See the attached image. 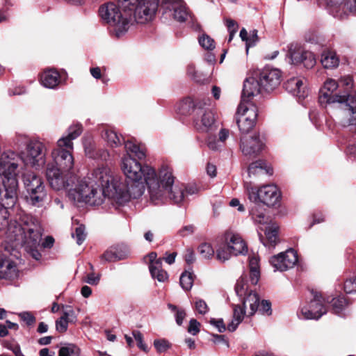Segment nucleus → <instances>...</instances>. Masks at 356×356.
<instances>
[{
	"label": "nucleus",
	"instance_id": "nucleus-1",
	"mask_svg": "<svg viewBox=\"0 0 356 356\" xmlns=\"http://www.w3.org/2000/svg\"><path fill=\"white\" fill-rule=\"evenodd\" d=\"M13 152L0 154V197L3 204H0V232H3L7 240L15 246H24L27 252L36 260L41 257L38 250L42 237V229L38 220L27 213L19 215L18 220L8 221V209L13 207L17 200V168L22 161Z\"/></svg>",
	"mask_w": 356,
	"mask_h": 356
},
{
	"label": "nucleus",
	"instance_id": "nucleus-2",
	"mask_svg": "<svg viewBox=\"0 0 356 356\" xmlns=\"http://www.w3.org/2000/svg\"><path fill=\"white\" fill-rule=\"evenodd\" d=\"M131 182L129 186L109 167L102 165L93 170L88 182H80L69 195L72 200L86 202L90 205H100L108 200L118 207L144 193L146 185L144 180Z\"/></svg>",
	"mask_w": 356,
	"mask_h": 356
},
{
	"label": "nucleus",
	"instance_id": "nucleus-3",
	"mask_svg": "<svg viewBox=\"0 0 356 356\" xmlns=\"http://www.w3.org/2000/svg\"><path fill=\"white\" fill-rule=\"evenodd\" d=\"M122 9L128 12L129 18L139 24L152 21L157 11L159 0H119ZM161 9L165 17H172L179 22H184L188 12L181 0H161Z\"/></svg>",
	"mask_w": 356,
	"mask_h": 356
},
{
	"label": "nucleus",
	"instance_id": "nucleus-4",
	"mask_svg": "<svg viewBox=\"0 0 356 356\" xmlns=\"http://www.w3.org/2000/svg\"><path fill=\"white\" fill-rule=\"evenodd\" d=\"M121 168L130 181H145L150 200H158L162 197L163 192L159 189V175L152 167L142 165L130 155H126L122 159Z\"/></svg>",
	"mask_w": 356,
	"mask_h": 356
},
{
	"label": "nucleus",
	"instance_id": "nucleus-5",
	"mask_svg": "<svg viewBox=\"0 0 356 356\" xmlns=\"http://www.w3.org/2000/svg\"><path fill=\"white\" fill-rule=\"evenodd\" d=\"M119 6L113 2L103 4L99 9L101 18L111 28L113 33L120 38L127 32L131 25L128 12H125L120 3Z\"/></svg>",
	"mask_w": 356,
	"mask_h": 356
},
{
	"label": "nucleus",
	"instance_id": "nucleus-6",
	"mask_svg": "<svg viewBox=\"0 0 356 356\" xmlns=\"http://www.w3.org/2000/svg\"><path fill=\"white\" fill-rule=\"evenodd\" d=\"M159 189L163 192V195L160 199L151 200V201L158 204L163 202L168 197L175 204H181L184 201L185 193L184 186L178 185L174 186V177L172 176L171 169L167 166H163L159 172Z\"/></svg>",
	"mask_w": 356,
	"mask_h": 356
},
{
	"label": "nucleus",
	"instance_id": "nucleus-7",
	"mask_svg": "<svg viewBox=\"0 0 356 356\" xmlns=\"http://www.w3.org/2000/svg\"><path fill=\"white\" fill-rule=\"evenodd\" d=\"M90 175L91 174L88 175V177L85 179L79 180L77 179L74 176L72 175L70 172H64V170L62 169L55 168L53 165H47L46 171L47 179L49 183L50 186L53 189L56 191H60L71 186L68 189L67 195L69 199L74 202H79V201H76L70 198L69 195L70 191L77 188V186L80 182H88ZM80 202H81L80 201ZM84 202L86 203V202Z\"/></svg>",
	"mask_w": 356,
	"mask_h": 356
},
{
	"label": "nucleus",
	"instance_id": "nucleus-8",
	"mask_svg": "<svg viewBox=\"0 0 356 356\" xmlns=\"http://www.w3.org/2000/svg\"><path fill=\"white\" fill-rule=\"evenodd\" d=\"M26 189V200L35 207H42L47 197V193L42 178L33 172H28L23 176Z\"/></svg>",
	"mask_w": 356,
	"mask_h": 356
},
{
	"label": "nucleus",
	"instance_id": "nucleus-9",
	"mask_svg": "<svg viewBox=\"0 0 356 356\" xmlns=\"http://www.w3.org/2000/svg\"><path fill=\"white\" fill-rule=\"evenodd\" d=\"M245 191L248 199L254 203H264L268 207L275 206L280 200L281 193L274 184L265 185L259 189L245 184Z\"/></svg>",
	"mask_w": 356,
	"mask_h": 356
},
{
	"label": "nucleus",
	"instance_id": "nucleus-10",
	"mask_svg": "<svg viewBox=\"0 0 356 356\" xmlns=\"http://www.w3.org/2000/svg\"><path fill=\"white\" fill-rule=\"evenodd\" d=\"M257 115L258 109L254 104L241 103L236 112V123L240 131L250 132L255 126Z\"/></svg>",
	"mask_w": 356,
	"mask_h": 356
},
{
	"label": "nucleus",
	"instance_id": "nucleus-11",
	"mask_svg": "<svg viewBox=\"0 0 356 356\" xmlns=\"http://www.w3.org/2000/svg\"><path fill=\"white\" fill-rule=\"evenodd\" d=\"M26 154L24 162L35 168H40L45 163L46 147L38 140L28 142L26 147Z\"/></svg>",
	"mask_w": 356,
	"mask_h": 356
},
{
	"label": "nucleus",
	"instance_id": "nucleus-12",
	"mask_svg": "<svg viewBox=\"0 0 356 356\" xmlns=\"http://www.w3.org/2000/svg\"><path fill=\"white\" fill-rule=\"evenodd\" d=\"M265 147V138L259 133L251 136H245L241 138L240 149L246 156H257Z\"/></svg>",
	"mask_w": 356,
	"mask_h": 356
},
{
	"label": "nucleus",
	"instance_id": "nucleus-13",
	"mask_svg": "<svg viewBox=\"0 0 356 356\" xmlns=\"http://www.w3.org/2000/svg\"><path fill=\"white\" fill-rule=\"evenodd\" d=\"M339 86L337 82L332 79H327L320 91L318 102L321 106L327 104H343L349 94H333L334 91Z\"/></svg>",
	"mask_w": 356,
	"mask_h": 356
},
{
	"label": "nucleus",
	"instance_id": "nucleus-14",
	"mask_svg": "<svg viewBox=\"0 0 356 356\" xmlns=\"http://www.w3.org/2000/svg\"><path fill=\"white\" fill-rule=\"evenodd\" d=\"M342 104L346 108L341 113L340 124L348 128L350 131L356 133V95L350 93Z\"/></svg>",
	"mask_w": 356,
	"mask_h": 356
},
{
	"label": "nucleus",
	"instance_id": "nucleus-15",
	"mask_svg": "<svg viewBox=\"0 0 356 356\" xmlns=\"http://www.w3.org/2000/svg\"><path fill=\"white\" fill-rule=\"evenodd\" d=\"M298 254L293 249H289L270 257L269 262L275 271H286L298 263Z\"/></svg>",
	"mask_w": 356,
	"mask_h": 356
},
{
	"label": "nucleus",
	"instance_id": "nucleus-16",
	"mask_svg": "<svg viewBox=\"0 0 356 356\" xmlns=\"http://www.w3.org/2000/svg\"><path fill=\"white\" fill-rule=\"evenodd\" d=\"M312 294L313 299L309 306L301 308V314L305 319H318L326 313L323 302H328V299L325 300L318 292H312Z\"/></svg>",
	"mask_w": 356,
	"mask_h": 356
},
{
	"label": "nucleus",
	"instance_id": "nucleus-17",
	"mask_svg": "<svg viewBox=\"0 0 356 356\" xmlns=\"http://www.w3.org/2000/svg\"><path fill=\"white\" fill-rule=\"evenodd\" d=\"M288 56L293 64L303 63L306 67H312L315 64V59L312 52L306 51L301 44L292 42L288 46Z\"/></svg>",
	"mask_w": 356,
	"mask_h": 356
},
{
	"label": "nucleus",
	"instance_id": "nucleus-18",
	"mask_svg": "<svg viewBox=\"0 0 356 356\" xmlns=\"http://www.w3.org/2000/svg\"><path fill=\"white\" fill-rule=\"evenodd\" d=\"M194 123L195 128L202 132H209L215 127V118L210 109L201 106L195 108Z\"/></svg>",
	"mask_w": 356,
	"mask_h": 356
},
{
	"label": "nucleus",
	"instance_id": "nucleus-19",
	"mask_svg": "<svg viewBox=\"0 0 356 356\" xmlns=\"http://www.w3.org/2000/svg\"><path fill=\"white\" fill-rule=\"evenodd\" d=\"M260 86L264 91L271 92L278 87L282 81V72L275 68H265L259 74Z\"/></svg>",
	"mask_w": 356,
	"mask_h": 356
},
{
	"label": "nucleus",
	"instance_id": "nucleus-20",
	"mask_svg": "<svg viewBox=\"0 0 356 356\" xmlns=\"http://www.w3.org/2000/svg\"><path fill=\"white\" fill-rule=\"evenodd\" d=\"M51 156L53 163L48 165H53L55 168L62 169L64 172H70L73 168L74 158L72 153H70L68 150L53 149Z\"/></svg>",
	"mask_w": 356,
	"mask_h": 356
},
{
	"label": "nucleus",
	"instance_id": "nucleus-21",
	"mask_svg": "<svg viewBox=\"0 0 356 356\" xmlns=\"http://www.w3.org/2000/svg\"><path fill=\"white\" fill-rule=\"evenodd\" d=\"M225 242L234 256L243 254L248 251L245 243L238 234L233 233L232 232L225 233Z\"/></svg>",
	"mask_w": 356,
	"mask_h": 356
},
{
	"label": "nucleus",
	"instance_id": "nucleus-22",
	"mask_svg": "<svg viewBox=\"0 0 356 356\" xmlns=\"http://www.w3.org/2000/svg\"><path fill=\"white\" fill-rule=\"evenodd\" d=\"M17 265L3 253H0V279L13 280L17 277Z\"/></svg>",
	"mask_w": 356,
	"mask_h": 356
},
{
	"label": "nucleus",
	"instance_id": "nucleus-23",
	"mask_svg": "<svg viewBox=\"0 0 356 356\" xmlns=\"http://www.w3.org/2000/svg\"><path fill=\"white\" fill-rule=\"evenodd\" d=\"M285 89L299 99H303L307 96L305 84L300 77L289 79L284 83Z\"/></svg>",
	"mask_w": 356,
	"mask_h": 356
},
{
	"label": "nucleus",
	"instance_id": "nucleus-24",
	"mask_svg": "<svg viewBox=\"0 0 356 356\" xmlns=\"http://www.w3.org/2000/svg\"><path fill=\"white\" fill-rule=\"evenodd\" d=\"M262 90H264L260 86L259 79H256L254 77H250L247 79L243 84L241 103H245L247 101L246 98L255 96L261 92Z\"/></svg>",
	"mask_w": 356,
	"mask_h": 356
},
{
	"label": "nucleus",
	"instance_id": "nucleus-25",
	"mask_svg": "<svg viewBox=\"0 0 356 356\" xmlns=\"http://www.w3.org/2000/svg\"><path fill=\"white\" fill-rule=\"evenodd\" d=\"M243 298V307L247 311V315L249 316L254 315L259 306L260 299L258 294L253 290H250V292Z\"/></svg>",
	"mask_w": 356,
	"mask_h": 356
},
{
	"label": "nucleus",
	"instance_id": "nucleus-26",
	"mask_svg": "<svg viewBox=\"0 0 356 356\" xmlns=\"http://www.w3.org/2000/svg\"><path fill=\"white\" fill-rule=\"evenodd\" d=\"M277 226L272 225L266 227L265 231L266 239L261 235L259 236L260 241L264 246L268 249H273L277 243Z\"/></svg>",
	"mask_w": 356,
	"mask_h": 356
},
{
	"label": "nucleus",
	"instance_id": "nucleus-27",
	"mask_svg": "<svg viewBox=\"0 0 356 356\" xmlns=\"http://www.w3.org/2000/svg\"><path fill=\"white\" fill-rule=\"evenodd\" d=\"M40 80L44 87L55 88L60 83V74L56 70H46L42 74Z\"/></svg>",
	"mask_w": 356,
	"mask_h": 356
},
{
	"label": "nucleus",
	"instance_id": "nucleus-28",
	"mask_svg": "<svg viewBox=\"0 0 356 356\" xmlns=\"http://www.w3.org/2000/svg\"><path fill=\"white\" fill-rule=\"evenodd\" d=\"M161 258H159L156 262L149 265V271L152 277L156 279L159 282H165L168 279V273L162 268Z\"/></svg>",
	"mask_w": 356,
	"mask_h": 356
},
{
	"label": "nucleus",
	"instance_id": "nucleus-29",
	"mask_svg": "<svg viewBox=\"0 0 356 356\" xmlns=\"http://www.w3.org/2000/svg\"><path fill=\"white\" fill-rule=\"evenodd\" d=\"M247 313L245 309L240 305H235L234 308L233 319L227 325V330L234 332L238 325L243 321L245 314Z\"/></svg>",
	"mask_w": 356,
	"mask_h": 356
},
{
	"label": "nucleus",
	"instance_id": "nucleus-30",
	"mask_svg": "<svg viewBox=\"0 0 356 356\" xmlns=\"http://www.w3.org/2000/svg\"><path fill=\"white\" fill-rule=\"evenodd\" d=\"M272 173L273 170L270 167L268 168L266 163L261 160L252 163L248 168L249 176Z\"/></svg>",
	"mask_w": 356,
	"mask_h": 356
},
{
	"label": "nucleus",
	"instance_id": "nucleus-31",
	"mask_svg": "<svg viewBox=\"0 0 356 356\" xmlns=\"http://www.w3.org/2000/svg\"><path fill=\"white\" fill-rule=\"evenodd\" d=\"M129 255L127 251H120L115 248L106 250L102 256L101 259L108 262H113L127 258Z\"/></svg>",
	"mask_w": 356,
	"mask_h": 356
},
{
	"label": "nucleus",
	"instance_id": "nucleus-32",
	"mask_svg": "<svg viewBox=\"0 0 356 356\" xmlns=\"http://www.w3.org/2000/svg\"><path fill=\"white\" fill-rule=\"evenodd\" d=\"M321 63L325 68L332 69L339 65V60L336 53L332 51H325L321 55Z\"/></svg>",
	"mask_w": 356,
	"mask_h": 356
},
{
	"label": "nucleus",
	"instance_id": "nucleus-33",
	"mask_svg": "<svg viewBox=\"0 0 356 356\" xmlns=\"http://www.w3.org/2000/svg\"><path fill=\"white\" fill-rule=\"evenodd\" d=\"M102 138L111 147H117L122 143V138L112 129H105L102 134Z\"/></svg>",
	"mask_w": 356,
	"mask_h": 356
},
{
	"label": "nucleus",
	"instance_id": "nucleus-34",
	"mask_svg": "<svg viewBox=\"0 0 356 356\" xmlns=\"http://www.w3.org/2000/svg\"><path fill=\"white\" fill-rule=\"evenodd\" d=\"M249 265L251 284L256 285L260 277L259 259L256 257H252L250 259Z\"/></svg>",
	"mask_w": 356,
	"mask_h": 356
},
{
	"label": "nucleus",
	"instance_id": "nucleus-35",
	"mask_svg": "<svg viewBox=\"0 0 356 356\" xmlns=\"http://www.w3.org/2000/svg\"><path fill=\"white\" fill-rule=\"evenodd\" d=\"M337 9L342 14V17L347 12L356 13V0H337Z\"/></svg>",
	"mask_w": 356,
	"mask_h": 356
},
{
	"label": "nucleus",
	"instance_id": "nucleus-36",
	"mask_svg": "<svg viewBox=\"0 0 356 356\" xmlns=\"http://www.w3.org/2000/svg\"><path fill=\"white\" fill-rule=\"evenodd\" d=\"M250 290H252L250 289V286L249 285L246 276L243 275L241 277L237 280L236 284L235 285V291L238 296L243 297L246 296Z\"/></svg>",
	"mask_w": 356,
	"mask_h": 356
},
{
	"label": "nucleus",
	"instance_id": "nucleus-37",
	"mask_svg": "<svg viewBox=\"0 0 356 356\" xmlns=\"http://www.w3.org/2000/svg\"><path fill=\"white\" fill-rule=\"evenodd\" d=\"M124 148L127 154L132 153L138 159H143L145 157V153L144 150L132 141L127 140V142H125Z\"/></svg>",
	"mask_w": 356,
	"mask_h": 356
},
{
	"label": "nucleus",
	"instance_id": "nucleus-38",
	"mask_svg": "<svg viewBox=\"0 0 356 356\" xmlns=\"http://www.w3.org/2000/svg\"><path fill=\"white\" fill-rule=\"evenodd\" d=\"M250 213L257 223L261 224L265 222L264 209L259 203H255V205L251 208Z\"/></svg>",
	"mask_w": 356,
	"mask_h": 356
},
{
	"label": "nucleus",
	"instance_id": "nucleus-39",
	"mask_svg": "<svg viewBox=\"0 0 356 356\" xmlns=\"http://www.w3.org/2000/svg\"><path fill=\"white\" fill-rule=\"evenodd\" d=\"M232 255L233 253L225 243L221 244L216 250V258L221 262L229 260Z\"/></svg>",
	"mask_w": 356,
	"mask_h": 356
},
{
	"label": "nucleus",
	"instance_id": "nucleus-40",
	"mask_svg": "<svg viewBox=\"0 0 356 356\" xmlns=\"http://www.w3.org/2000/svg\"><path fill=\"white\" fill-rule=\"evenodd\" d=\"M73 140L70 138L68 136H63L57 140L56 147L54 149H60L64 151L68 150L70 153H72L74 149Z\"/></svg>",
	"mask_w": 356,
	"mask_h": 356
},
{
	"label": "nucleus",
	"instance_id": "nucleus-41",
	"mask_svg": "<svg viewBox=\"0 0 356 356\" xmlns=\"http://www.w3.org/2000/svg\"><path fill=\"white\" fill-rule=\"evenodd\" d=\"M179 282L183 289L186 291L190 290L193 284V273L188 271L184 272L181 275Z\"/></svg>",
	"mask_w": 356,
	"mask_h": 356
},
{
	"label": "nucleus",
	"instance_id": "nucleus-42",
	"mask_svg": "<svg viewBox=\"0 0 356 356\" xmlns=\"http://www.w3.org/2000/svg\"><path fill=\"white\" fill-rule=\"evenodd\" d=\"M332 311L334 314H339L348 305L347 300L343 296L333 298L331 301Z\"/></svg>",
	"mask_w": 356,
	"mask_h": 356
},
{
	"label": "nucleus",
	"instance_id": "nucleus-43",
	"mask_svg": "<svg viewBox=\"0 0 356 356\" xmlns=\"http://www.w3.org/2000/svg\"><path fill=\"white\" fill-rule=\"evenodd\" d=\"M83 127L79 123L73 124L69 127L66 136L72 140L77 138L82 133Z\"/></svg>",
	"mask_w": 356,
	"mask_h": 356
},
{
	"label": "nucleus",
	"instance_id": "nucleus-44",
	"mask_svg": "<svg viewBox=\"0 0 356 356\" xmlns=\"http://www.w3.org/2000/svg\"><path fill=\"white\" fill-rule=\"evenodd\" d=\"M154 346L159 353L166 352L171 347V343L165 339H155Z\"/></svg>",
	"mask_w": 356,
	"mask_h": 356
},
{
	"label": "nucleus",
	"instance_id": "nucleus-45",
	"mask_svg": "<svg viewBox=\"0 0 356 356\" xmlns=\"http://www.w3.org/2000/svg\"><path fill=\"white\" fill-rule=\"evenodd\" d=\"M199 252L202 257L210 259L214 254V250L209 243H202L199 246Z\"/></svg>",
	"mask_w": 356,
	"mask_h": 356
},
{
	"label": "nucleus",
	"instance_id": "nucleus-46",
	"mask_svg": "<svg viewBox=\"0 0 356 356\" xmlns=\"http://www.w3.org/2000/svg\"><path fill=\"white\" fill-rule=\"evenodd\" d=\"M73 238H75L78 245L82 244L86 239V234L85 232V227L83 225L76 227L74 232L72 234Z\"/></svg>",
	"mask_w": 356,
	"mask_h": 356
},
{
	"label": "nucleus",
	"instance_id": "nucleus-47",
	"mask_svg": "<svg viewBox=\"0 0 356 356\" xmlns=\"http://www.w3.org/2000/svg\"><path fill=\"white\" fill-rule=\"evenodd\" d=\"M78 353L79 348L75 345L70 343L60 348L58 356H71L74 354H78Z\"/></svg>",
	"mask_w": 356,
	"mask_h": 356
},
{
	"label": "nucleus",
	"instance_id": "nucleus-48",
	"mask_svg": "<svg viewBox=\"0 0 356 356\" xmlns=\"http://www.w3.org/2000/svg\"><path fill=\"white\" fill-rule=\"evenodd\" d=\"M343 290L346 293H356V276H353L345 280Z\"/></svg>",
	"mask_w": 356,
	"mask_h": 356
},
{
	"label": "nucleus",
	"instance_id": "nucleus-49",
	"mask_svg": "<svg viewBox=\"0 0 356 356\" xmlns=\"http://www.w3.org/2000/svg\"><path fill=\"white\" fill-rule=\"evenodd\" d=\"M199 43L205 49L211 50L215 48L214 40L207 35L200 36Z\"/></svg>",
	"mask_w": 356,
	"mask_h": 356
},
{
	"label": "nucleus",
	"instance_id": "nucleus-50",
	"mask_svg": "<svg viewBox=\"0 0 356 356\" xmlns=\"http://www.w3.org/2000/svg\"><path fill=\"white\" fill-rule=\"evenodd\" d=\"M195 308L200 314L204 315L208 313L209 308L207 302L200 298H195L194 301Z\"/></svg>",
	"mask_w": 356,
	"mask_h": 356
},
{
	"label": "nucleus",
	"instance_id": "nucleus-51",
	"mask_svg": "<svg viewBox=\"0 0 356 356\" xmlns=\"http://www.w3.org/2000/svg\"><path fill=\"white\" fill-rule=\"evenodd\" d=\"M84 151L86 155L92 159L97 158L96 147L94 143L90 141H86L84 143Z\"/></svg>",
	"mask_w": 356,
	"mask_h": 356
},
{
	"label": "nucleus",
	"instance_id": "nucleus-52",
	"mask_svg": "<svg viewBox=\"0 0 356 356\" xmlns=\"http://www.w3.org/2000/svg\"><path fill=\"white\" fill-rule=\"evenodd\" d=\"M18 316L27 325H32L36 321L35 317L29 312H20Z\"/></svg>",
	"mask_w": 356,
	"mask_h": 356
},
{
	"label": "nucleus",
	"instance_id": "nucleus-53",
	"mask_svg": "<svg viewBox=\"0 0 356 356\" xmlns=\"http://www.w3.org/2000/svg\"><path fill=\"white\" fill-rule=\"evenodd\" d=\"M339 84H340L339 86H342L345 87V89H344L345 91L343 94L353 93V94L355 95L353 91L350 90L353 87V79L351 77L346 76V77L341 78L340 79Z\"/></svg>",
	"mask_w": 356,
	"mask_h": 356
},
{
	"label": "nucleus",
	"instance_id": "nucleus-54",
	"mask_svg": "<svg viewBox=\"0 0 356 356\" xmlns=\"http://www.w3.org/2000/svg\"><path fill=\"white\" fill-rule=\"evenodd\" d=\"M132 334L135 340L137 341L138 346L143 351L146 353L148 352V348L147 345L143 343V338L141 332L138 330H134L133 331Z\"/></svg>",
	"mask_w": 356,
	"mask_h": 356
},
{
	"label": "nucleus",
	"instance_id": "nucleus-55",
	"mask_svg": "<svg viewBox=\"0 0 356 356\" xmlns=\"http://www.w3.org/2000/svg\"><path fill=\"white\" fill-rule=\"evenodd\" d=\"M68 320H66L63 315L56 321V329L60 333L65 332L68 327Z\"/></svg>",
	"mask_w": 356,
	"mask_h": 356
},
{
	"label": "nucleus",
	"instance_id": "nucleus-56",
	"mask_svg": "<svg viewBox=\"0 0 356 356\" xmlns=\"http://www.w3.org/2000/svg\"><path fill=\"white\" fill-rule=\"evenodd\" d=\"M63 316L68 320V323H74L77 320V316L74 310L70 307H66L65 310L63 313Z\"/></svg>",
	"mask_w": 356,
	"mask_h": 356
},
{
	"label": "nucleus",
	"instance_id": "nucleus-57",
	"mask_svg": "<svg viewBox=\"0 0 356 356\" xmlns=\"http://www.w3.org/2000/svg\"><path fill=\"white\" fill-rule=\"evenodd\" d=\"M208 147L213 151H217L222 148V145L220 140H216V138L209 136L207 140Z\"/></svg>",
	"mask_w": 356,
	"mask_h": 356
},
{
	"label": "nucleus",
	"instance_id": "nucleus-58",
	"mask_svg": "<svg viewBox=\"0 0 356 356\" xmlns=\"http://www.w3.org/2000/svg\"><path fill=\"white\" fill-rule=\"evenodd\" d=\"M188 75L195 81L200 83L202 81L201 75L199 74L193 65H189L187 67Z\"/></svg>",
	"mask_w": 356,
	"mask_h": 356
},
{
	"label": "nucleus",
	"instance_id": "nucleus-59",
	"mask_svg": "<svg viewBox=\"0 0 356 356\" xmlns=\"http://www.w3.org/2000/svg\"><path fill=\"white\" fill-rule=\"evenodd\" d=\"M248 31L245 28H243L240 31V37L243 41H245L246 42V51H248L249 47L254 45V40L251 41V39H248Z\"/></svg>",
	"mask_w": 356,
	"mask_h": 356
},
{
	"label": "nucleus",
	"instance_id": "nucleus-60",
	"mask_svg": "<svg viewBox=\"0 0 356 356\" xmlns=\"http://www.w3.org/2000/svg\"><path fill=\"white\" fill-rule=\"evenodd\" d=\"M337 0H327V4L330 8V13L336 17L342 18V14L337 9V4L334 3Z\"/></svg>",
	"mask_w": 356,
	"mask_h": 356
},
{
	"label": "nucleus",
	"instance_id": "nucleus-61",
	"mask_svg": "<svg viewBox=\"0 0 356 356\" xmlns=\"http://www.w3.org/2000/svg\"><path fill=\"white\" fill-rule=\"evenodd\" d=\"M259 312L263 314L270 315L272 313L271 304L269 301L263 300L261 302Z\"/></svg>",
	"mask_w": 356,
	"mask_h": 356
},
{
	"label": "nucleus",
	"instance_id": "nucleus-62",
	"mask_svg": "<svg viewBox=\"0 0 356 356\" xmlns=\"http://www.w3.org/2000/svg\"><path fill=\"white\" fill-rule=\"evenodd\" d=\"M210 323L215 326L219 332H223L226 330V327L224 324L223 320L222 318L215 319L211 318L210 320Z\"/></svg>",
	"mask_w": 356,
	"mask_h": 356
},
{
	"label": "nucleus",
	"instance_id": "nucleus-63",
	"mask_svg": "<svg viewBox=\"0 0 356 356\" xmlns=\"http://www.w3.org/2000/svg\"><path fill=\"white\" fill-rule=\"evenodd\" d=\"M200 323L195 319H191L189 323V326L188 328V332L191 333L193 335L197 334L200 332Z\"/></svg>",
	"mask_w": 356,
	"mask_h": 356
},
{
	"label": "nucleus",
	"instance_id": "nucleus-64",
	"mask_svg": "<svg viewBox=\"0 0 356 356\" xmlns=\"http://www.w3.org/2000/svg\"><path fill=\"white\" fill-rule=\"evenodd\" d=\"M184 259L187 264H193L195 260L194 252L191 249L186 250Z\"/></svg>",
	"mask_w": 356,
	"mask_h": 356
}]
</instances>
